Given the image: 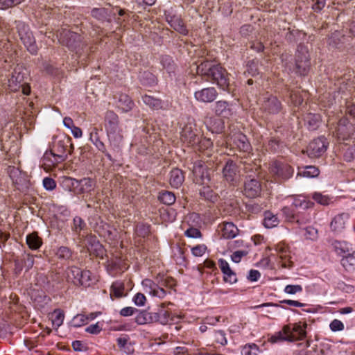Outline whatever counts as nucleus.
Listing matches in <instances>:
<instances>
[{
	"label": "nucleus",
	"instance_id": "774afa93",
	"mask_svg": "<svg viewBox=\"0 0 355 355\" xmlns=\"http://www.w3.org/2000/svg\"><path fill=\"white\" fill-rule=\"evenodd\" d=\"M85 331L90 334H96L101 331V327H100L98 323H96L87 327Z\"/></svg>",
	"mask_w": 355,
	"mask_h": 355
},
{
	"label": "nucleus",
	"instance_id": "09e8293b",
	"mask_svg": "<svg viewBox=\"0 0 355 355\" xmlns=\"http://www.w3.org/2000/svg\"><path fill=\"white\" fill-rule=\"evenodd\" d=\"M207 250V247L205 245H198L191 248V252L195 257L202 256Z\"/></svg>",
	"mask_w": 355,
	"mask_h": 355
},
{
	"label": "nucleus",
	"instance_id": "ddd939ff",
	"mask_svg": "<svg viewBox=\"0 0 355 355\" xmlns=\"http://www.w3.org/2000/svg\"><path fill=\"white\" fill-rule=\"evenodd\" d=\"M95 181L91 178H83L77 180V187L76 189L75 194H83L89 193L95 188Z\"/></svg>",
	"mask_w": 355,
	"mask_h": 355
},
{
	"label": "nucleus",
	"instance_id": "9b49d317",
	"mask_svg": "<svg viewBox=\"0 0 355 355\" xmlns=\"http://www.w3.org/2000/svg\"><path fill=\"white\" fill-rule=\"evenodd\" d=\"M276 251L278 252L281 259L280 264L282 267L290 268L293 266V262L290 260V252L288 248L285 244L279 243L276 246Z\"/></svg>",
	"mask_w": 355,
	"mask_h": 355
},
{
	"label": "nucleus",
	"instance_id": "6e6d98bb",
	"mask_svg": "<svg viewBox=\"0 0 355 355\" xmlns=\"http://www.w3.org/2000/svg\"><path fill=\"white\" fill-rule=\"evenodd\" d=\"M8 173L10 175V178L12 180V182L14 183H18V180H17V175L20 174V171H19L18 168L12 166H10L8 168Z\"/></svg>",
	"mask_w": 355,
	"mask_h": 355
},
{
	"label": "nucleus",
	"instance_id": "bf43d9fd",
	"mask_svg": "<svg viewBox=\"0 0 355 355\" xmlns=\"http://www.w3.org/2000/svg\"><path fill=\"white\" fill-rule=\"evenodd\" d=\"M185 235L191 238H198L200 237V232L196 228H189L185 231Z\"/></svg>",
	"mask_w": 355,
	"mask_h": 355
},
{
	"label": "nucleus",
	"instance_id": "c03bdc74",
	"mask_svg": "<svg viewBox=\"0 0 355 355\" xmlns=\"http://www.w3.org/2000/svg\"><path fill=\"white\" fill-rule=\"evenodd\" d=\"M71 323L73 327H81L87 323V315L84 314H78L73 317Z\"/></svg>",
	"mask_w": 355,
	"mask_h": 355
},
{
	"label": "nucleus",
	"instance_id": "3c124183",
	"mask_svg": "<svg viewBox=\"0 0 355 355\" xmlns=\"http://www.w3.org/2000/svg\"><path fill=\"white\" fill-rule=\"evenodd\" d=\"M302 291V288L300 285H287L285 288V293L288 294H295Z\"/></svg>",
	"mask_w": 355,
	"mask_h": 355
},
{
	"label": "nucleus",
	"instance_id": "c756f323",
	"mask_svg": "<svg viewBox=\"0 0 355 355\" xmlns=\"http://www.w3.org/2000/svg\"><path fill=\"white\" fill-rule=\"evenodd\" d=\"M111 297L113 296L116 297H121L125 296L124 294V284L121 282H115L111 286Z\"/></svg>",
	"mask_w": 355,
	"mask_h": 355
},
{
	"label": "nucleus",
	"instance_id": "ea45409f",
	"mask_svg": "<svg viewBox=\"0 0 355 355\" xmlns=\"http://www.w3.org/2000/svg\"><path fill=\"white\" fill-rule=\"evenodd\" d=\"M313 199L322 205H328L331 202V198L321 193H314L313 194Z\"/></svg>",
	"mask_w": 355,
	"mask_h": 355
},
{
	"label": "nucleus",
	"instance_id": "69168bd1",
	"mask_svg": "<svg viewBox=\"0 0 355 355\" xmlns=\"http://www.w3.org/2000/svg\"><path fill=\"white\" fill-rule=\"evenodd\" d=\"M149 232L148 226L139 225L136 227V233L141 236L144 237Z\"/></svg>",
	"mask_w": 355,
	"mask_h": 355
},
{
	"label": "nucleus",
	"instance_id": "0e129e2a",
	"mask_svg": "<svg viewBox=\"0 0 355 355\" xmlns=\"http://www.w3.org/2000/svg\"><path fill=\"white\" fill-rule=\"evenodd\" d=\"M261 277L259 271L257 270H250L248 276V279L251 282H257Z\"/></svg>",
	"mask_w": 355,
	"mask_h": 355
},
{
	"label": "nucleus",
	"instance_id": "7c9ffc66",
	"mask_svg": "<svg viewBox=\"0 0 355 355\" xmlns=\"http://www.w3.org/2000/svg\"><path fill=\"white\" fill-rule=\"evenodd\" d=\"M182 318L181 315H175L171 317L170 313L167 311H162L159 313V322L163 324H167L169 321L178 322Z\"/></svg>",
	"mask_w": 355,
	"mask_h": 355
},
{
	"label": "nucleus",
	"instance_id": "f3484780",
	"mask_svg": "<svg viewBox=\"0 0 355 355\" xmlns=\"http://www.w3.org/2000/svg\"><path fill=\"white\" fill-rule=\"evenodd\" d=\"M216 95L215 90H197L194 94L196 100L204 103L212 102L216 99Z\"/></svg>",
	"mask_w": 355,
	"mask_h": 355
},
{
	"label": "nucleus",
	"instance_id": "338daca9",
	"mask_svg": "<svg viewBox=\"0 0 355 355\" xmlns=\"http://www.w3.org/2000/svg\"><path fill=\"white\" fill-rule=\"evenodd\" d=\"M137 311V310L133 307H130V306L125 307L121 310L120 314L122 316H130V315H133L135 313V311Z\"/></svg>",
	"mask_w": 355,
	"mask_h": 355
},
{
	"label": "nucleus",
	"instance_id": "6ab92c4d",
	"mask_svg": "<svg viewBox=\"0 0 355 355\" xmlns=\"http://www.w3.org/2000/svg\"><path fill=\"white\" fill-rule=\"evenodd\" d=\"M193 175L195 176V180L196 183L201 184H207L209 181V178L207 172L200 165L194 166L193 167Z\"/></svg>",
	"mask_w": 355,
	"mask_h": 355
},
{
	"label": "nucleus",
	"instance_id": "f03ea898",
	"mask_svg": "<svg viewBox=\"0 0 355 355\" xmlns=\"http://www.w3.org/2000/svg\"><path fill=\"white\" fill-rule=\"evenodd\" d=\"M70 146L73 148L71 139L69 137H64L62 139L55 141L50 152H46L44 155V159H47L50 156L54 157V163H59L64 161L67 157V148Z\"/></svg>",
	"mask_w": 355,
	"mask_h": 355
},
{
	"label": "nucleus",
	"instance_id": "1a4fd4ad",
	"mask_svg": "<svg viewBox=\"0 0 355 355\" xmlns=\"http://www.w3.org/2000/svg\"><path fill=\"white\" fill-rule=\"evenodd\" d=\"M227 142L230 144L232 143L236 148L243 151H247L250 147L245 135L241 132H236L232 135L228 136Z\"/></svg>",
	"mask_w": 355,
	"mask_h": 355
},
{
	"label": "nucleus",
	"instance_id": "a211bd4d",
	"mask_svg": "<svg viewBox=\"0 0 355 355\" xmlns=\"http://www.w3.org/2000/svg\"><path fill=\"white\" fill-rule=\"evenodd\" d=\"M105 128L107 132L119 128L118 116L113 111L106 112Z\"/></svg>",
	"mask_w": 355,
	"mask_h": 355
},
{
	"label": "nucleus",
	"instance_id": "4d7b16f0",
	"mask_svg": "<svg viewBox=\"0 0 355 355\" xmlns=\"http://www.w3.org/2000/svg\"><path fill=\"white\" fill-rule=\"evenodd\" d=\"M224 281L231 284L236 283L237 282L236 274L232 270L230 272H227L224 275Z\"/></svg>",
	"mask_w": 355,
	"mask_h": 355
},
{
	"label": "nucleus",
	"instance_id": "f704fd0d",
	"mask_svg": "<svg viewBox=\"0 0 355 355\" xmlns=\"http://www.w3.org/2000/svg\"><path fill=\"white\" fill-rule=\"evenodd\" d=\"M92 273L89 270H81L79 280L78 281V285L83 286H89L92 284Z\"/></svg>",
	"mask_w": 355,
	"mask_h": 355
},
{
	"label": "nucleus",
	"instance_id": "b1692460",
	"mask_svg": "<svg viewBox=\"0 0 355 355\" xmlns=\"http://www.w3.org/2000/svg\"><path fill=\"white\" fill-rule=\"evenodd\" d=\"M110 144L114 148H119L123 141L120 128L107 132Z\"/></svg>",
	"mask_w": 355,
	"mask_h": 355
},
{
	"label": "nucleus",
	"instance_id": "7ed1b4c3",
	"mask_svg": "<svg viewBox=\"0 0 355 355\" xmlns=\"http://www.w3.org/2000/svg\"><path fill=\"white\" fill-rule=\"evenodd\" d=\"M296 72L301 76H306L311 69L310 55L307 48L300 46L295 55Z\"/></svg>",
	"mask_w": 355,
	"mask_h": 355
},
{
	"label": "nucleus",
	"instance_id": "dca6fc26",
	"mask_svg": "<svg viewBox=\"0 0 355 355\" xmlns=\"http://www.w3.org/2000/svg\"><path fill=\"white\" fill-rule=\"evenodd\" d=\"M205 123L207 129L213 133L221 132L224 128V122L218 118H207Z\"/></svg>",
	"mask_w": 355,
	"mask_h": 355
},
{
	"label": "nucleus",
	"instance_id": "c9c22d12",
	"mask_svg": "<svg viewBox=\"0 0 355 355\" xmlns=\"http://www.w3.org/2000/svg\"><path fill=\"white\" fill-rule=\"evenodd\" d=\"M86 224L81 218L76 216L73 218L71 229L76 233V234L80 236L81 231L84 230Z\"/></svg>",
	"mask_w": 355,
	"mask_h": 355
},
{
	"label": "nucleus",
	"instance_id": "cd10ccee",
	"mask_svg": "<svg viewBox=\"0 0 355 355\" xmlns=\"http://www.w3.org/2000/svg\"><path fill=\"white\" fill-rule=\"evenodd\" d=\"M279 223L277 216L270 211H266L264 214L263 225L267 228L277 226Z\"/></svg>",
	"mask_w": 355,
	"mask_h": 355
},
{
	"label": "nucleus",
	"instance_id": "20e7f679",
	"mask_svg": "<svg viewBox=\"0 0 355 355\" xmlns=\"http://www.w3.org/2000/svg\"><path fill=\"white\" fill-rule=\"evenodd\" d=\"M336 136L339 140L355 141V125L349 123L346 118L341 119L336 128Z\"/></svg>",
	"mask_w": 355,
	"mask_h": 355
},
{
	"label": "nucleus",
	"instance_id": "a19ab883",
	"mask_svg": "<svg viewBox=\"0 0 355 355\" xmlns=\"http://www.w3.org/2000/svg\"><path fill=\"white\" fill-rule=\"evenodd\" d=\"M51 320L53 326L59 327L63 323L64 314L59 310H55L51 315Z\"/></svg>",
	"mask_w": 355,
	"mask_h": 355
},
{
	"label": "nucleus",
	"instance_id": "de8ad7c7",
	"mask_svg": "<svg viewBox=\"0 0 355 355\" xmlns=\"http://www.w3.org/2000/svg\"><path fill=\"white\" fill-rule=\"evenodd\" d=\"M174 29L182 35H187L188 31L181 20L176 21L172 24Z\"/></svg>",
	"mask_w": 355,
	"mask_h": 355
},
{
	"label": "nucleus",
	"instance_id": "2f4dec72",
	"mask_svg": "<svg viewBox=\"0 0 355 355\" xmlns=\"http://www.w3.org/2000/svg\"><path fill=\"white\" fill-rule=\"evenodd\" d=\"M319 175V170L313 166H307L303 171L297 173V176H302L305 178H315Z\"/></svg>",
	"mask_w": 355,
	"mask_h": 355
},
{
	"label": "nucleus",
	"instance_id": "8fccbe9b",
	"mask_svg": "<svg viewBox=\"0 0 355 355\" xmlns=\"http://www.w3.org/2000/svg\"><path fill=\"white\" fill-rule=\"evenodd\" d=\"M305 236L307 239L315 240L318 237V230L313 227H309L306 229Z\"/></svg>",
	"mask_w": 355,
	"mask_h": 355
},
{
	"label": "nucleus",
	"instance_id": "864d4df0",
	"mask_svg": "<svg viewBox=\"0 0 355 355\" xmlns=\"http://www.w3.org/2000/svg\"><path fill=\"white\" fill-rule=\"evenodd\" d=\"M146 298V296L141 293H138L133 298V301L137 306H144L145 304Z\"/></svg>",
	"mask_w": 355,
	"mask_h": 355
},
{
	"label": "nucleus",
	"instance_id": "9d476101",
	"mask_svg": "<svg viewBox=\"0 0 355 355\" xmlns=\"http://www.w3.org/2000/svg\"><path fill=\"white\" fill-rule=\"evenodd\" d=\"M58 37L60 43L67 46H72L76 41L79 39L80 35L69 29L62 28L59 31Z\"/></svg>",
	"mask_w": 355,
	"mask_h": 355
},
{
	"label": "nucleus",
	"instance_id": "a878e982",
	"mask_svg": "<svg viewBox=\"0 0 355 355\" xmlns=\"http://www.w3.org/2000/svg\"><path fill=\"white\" fill-rule=\"evenodd\" d=\"M80 275V269L78 267L73 266L69 268L66 270V278L68 282L73 283L74 285H78Z\"/></svg>",
	"mask_w": 355,
	"mask_h": 355
},
{
	"label": "nucleus",
	"instance_id": "4468645a",
	"mask_svg": "<svg viewBox=\"0 0 355 355\" xmlns=\"http://www.w3.org/2000/svg\"><path fill=\"white\" fill-rule=\"evenodd\" d=\"M222 236L225 239L234 238L239 232V230L232 223L224 222L219 226Z\"/></svg>",
	"mask_w": 355,
	"mask_h": 355
},
{
	"label": "nucleus",
	"instance_id": "37998d69",
	"mask_svg": "<svg viewBox=\"0 0 355 355\" xmlns=\"http://www.w3.org/2000/svg\"><path fill=\"white\" fill-rule=\"evenodd\" d=\"M289 340H291L288 338V336L287 334H284V328L282 329V331L277 332L275 335L270 337L269 339V341L272 343H275L278 342L282 341H288Z\"/></svg>",
	"mask_w": 355,
	"mask_h": 355
},
{
	"label": "nucleus",
	"instance_id": "e433bc0d",
	"mask_svg": "<svg viewBox=\"0 0 355 355\" xmlns=\"http://www.w3.org/2000/svg\"><path fill=\"white\" fill-rule=\"evenodd\" d=\"M77 180H78L70 177H65L64 178L62 184L64 189L72 191L75 193L76 189L77 187Z\"/></svg>",
	"mask_w": 355,
	"mask_h": 355
},
{
	"label": "nucleus",
	"instance_id": "13d9d810",
	"mask_svg": "<svg viewBox=\"0 0 355 355\" xmlns=\"http://www.w3.org/2000/svg\"><path fill=\"white\" fill-rule=\"evenodd\" d=\"M247 254V252L244 250H238L234 252L232 255V260L235 263H239L243 257Z\"/></svg>",
	"mask_w": 355,
	"mask_h": 355
},
{
	"label": "nucleus",
	"instance_id": "39448f33",
	"mask_svg": "<svg viewBox=\"0 0 355 355\" xmlns=\"http://www.w3.org/2000/svg\"><path fill=\"white\" fill-rule=\"evenodd\" d=\"M307 324L303 322H299L292 324L286 325L284 327V333L287 334L289 342H294L296 340H301L306 336V329Z\"/></svg>",
	"mask_w": 355,
	"mask_h": 355
},
{
	"label": "nucleus",
	"instance_id": "58836bf2",
	"mask_svg": "<svg viewBox=\"0 0 355 355\" xmlns=\"http://www.w3.org/2000/svg\"><path fill=\"white\" fill-rule=\"evenodd\" d=\"M55 254L59 259H68L71 257V251L67 247L62 246L56 250Z\"/></svg>",
	"mask_w": 355,
	"mask_h": 355
},
{
	"label": "nucleus",
	"instance_id": "f257e3e1",
	"mask_svg": "<svg viewBox=\"0 0 355 355\" xmlns=\"http://www.w3.org/2000/svg\"><path fill=\"white\" fill-rule=\"evenodd\" d=\"M197 73L201 76L211 78V82L221 89H227L229 87L228 73L220 64L211 65L206 60L197 67Z\"/></svg>",
	"mask_w": 355,
	"mask_h": 355
},
{
	"label": "nucleus",
	"instance_id": "72a5a7b5",
	"mask_svg": "<svg viewBox=\"0 0 355 355\" xmlns=\"http://www.w3.org/2000/svg\"><path fill=\"white\" fill-rule=\"evenodd\" d=\"M341 263L346 270H351L355 266V252L348 253L341 259Z\"/></svg>",
	"mask_w": 355,
	"mask_h": 355
},
{
	"label": "nucleus",
	"instance_id": "393cba45",
	"mask_svg": "<svg viewBox=\"0 0 355 355\" xmlns=\"http://www.w3.org/2000/svg\"><path fill=\"white\" fill-rule=\"evenodd\" d=\"M133 105V102L128 95L123 94L119 95L117 106L123 112H128L132 110Z\"/></svg>",
	"mask_w": 355,
	"mask_h": 355
},
{
	"label": "nucleus",
	"instance_id": "bb28decb",
	"mask_svg": "<svg viewBox=\"0 0 355 355\" xmlns=\"http://www.w3.org/2000/svg\"><path fill=\"white\" fill-rule=\"evenodd\" d=\"M42 239L38 236L37 233L33 232L26 236V244L31 250H37L42 245Z\"/></svg>",
	"mask_w": 355,
	"mask_h": 355
},
{
	"label": "nucleus",
	"instance_id": "2eb2a0df",
	"mask_svg": "<svg viewBox=\"0 0 355 355\" xmlns=\"http://www.w3.org/2000/svg\"><path fill=\"white\" fill-rule=\"evenodd\" d=\"M182 138L184 141L193 145L198 142V138L193 130V126L191 123L186 125L181 132Z\"/></svg>",
	"mask_w": 355,
	"mask_h": 355
},
{
	"label": "nucleus",
	"instance_id": "423d86ee",
	"mask_svg": "<svg viewBox=\"0 0 355 355\" xmlns=\"http://www.w3.org/2000/svg\"><path fill=\"white\" fill-rule=\"evenodd\" d=\"M270 173L279 180H285L293 175V168L286 163L275 162L270 168Z\"/></svg>",
	"mask_w": 355,
	"mask_h": 355
},
{
	"label": "nucleus",
	"instance_id": "f8f14e48",
	"mask_svg": "<svg viewBox=\"0 0 355 355\" xmlns=\"http://www.w3.org/2000/svg\"><path fill=\"white\" fill-rule=\"evenodd\" d=\"M261 192V184L257 180L250 179L245 183L244 193L249 198H255Z\"/></svg>",
	"mask_w": 355,
	"mask_h": 355
},
{
	"label": "nucleus",
	"instance_id": "6e6552de",
	"mask_svg": "<svg viewBox=\"0 0 355 355\" xmlns=\"http://www.w3.org/2000/svg\"><path fill=\"white\" fill-rule=\"evenodd\" d=\"M142 286L144 291L152 296L163 298L166 295V291L149 279L143 280Z\"/></svg>",
	"mask_w": 355,
	"mask_h": 355
},
{
	"label": "nucleus",
	"instance_id": "5701e85b",
	"mask_svg": "<svg viewBox=\"0 0 355 355\" xmlns=\"http://www.w3.org/2000/svg\"><path fill=\"white\" fill-rule=\"evenodd\" d=\"M225 180L230 182H233L236 173V166L233 162H227L223 169Z\"/></svg>",
	"mask_w": 355,
	"mask_h": 355
},
{
	"label": "nucleus",
	"instance_id": "5fc2aeb1",
	"mask_svg": "<svg viewBox=\"0 0 355 355\" xmlns=\"http://www.w3.org/2000/svg\"><path fill=\"white\" fill-rule=\"evenodd\" d=\"M330 329L333 331H341L344 329V324L341 321L335 319L330 323Z\"/></svg>",
	"mask_w": 355,
	"mask_h": 355
},
{
	"label": "nucleus",
	"instance_id": "aec40b11",
	"mask_svg": "<svg viewBox=\"0 0 355 355\" xmlns=\"http://www.w3.org/2000/svg\"><path fill=\"white\" fill-rule=\"evenodd\" d=\"M348 219V214H341L335 216L331 223V227L334 231L340 232L345 228V223Z\"/></svg>",
	"mask_w": 355,
	"mask_h": 355
},
{
	"label": "nucleus",
	"instance_id": "49530a36",
	"mask_svg": "<svg viewBox=\"0 0 355 355\" xmlns=\"http://www.w3.org/2000/svg\"><path fill=\"white\" fill-rule=\"evenodd\" d=\"M147 315V311H144L139 312L135 318V322L139 325L148 324V320Z\"/></svg>",
	"mask_w": 355,
	"mask_h": 355
},
{
	"label": "nucleus",
	"instance_id": "c85d7f7f",
	"mask_svg": "<svg viewBox=\"0 0 355 355\" xmlns=\"http://www.w3.org/2000/svg\"><path fill=\"white\" fill-rule=\"evenodd\" d=\"M143 102L153 109H159L162 107L161 101L154 96L148 94H145L142 96Z\"/></svg>",
	"mask_w": 355,
	"mask_h": 355
},
{
	"label": "nucleus",
	"instance_id": "a18cd8bd",
	"mask_svg": "<svg viewBox=\"0 0 355 355\" xmlns=\"http://www.w3.org/2000/svg\"><path fill=\"white\" fill-rule=\"evenodd\" d=\"M259 348L257 345H246L242 349V354L244 355H257Z\"/></svg>",
	"mask_w": 355,
	"mask_h": 355
},
{
	"label": "nucleus",
	"instance_id": "473e14b6",
	"mask_svg": "<svg viewBox=\"0 0 355 355\" xmlns=\"http://www.w3.org/2000/svg\"><path fill=\"white\" fill-rule=\"evenodd\" d=\"M159 200L165 205H171L175 202V196L171 191H164L159 193Z\"/></svg>",
	"mask_w": 355,
	"mask_h": 355
},
{
	"label": "nucleus",
	"instance_id": "79ce46f5",
	"mask_svg": "<svg viewBox=\"0 0 355 355\" xmlns=\"http://www.w3.org/2000/svg\"><path fill=\"white\" fill-rule=\"evenodd\" d=\"M92 15L98 20L104 21L107 19L108 15L105 8H94L92 10Z\"/></svg>",
	"mask_w": 355,
	"mask_h": 355
},
{
	"label": "nucleus",
	"instance_id": "e2e57ef3",
	"mask_svg": "<svg viewBox=\"0 0 355 355\" xmlns=\"http://www.w3.org/2000/svg\"><path fill=\"white\" fill-rule=\"evenodd\" d=\"M161 62L164 68L169 69L172 66L173 60L171 56L164 55L162 57Z\"/></svg>",
	"mask_w": 355,
	"mask_h": 355
},
{
	"label": "nucleus",
	"instance_id": "052dcab7",
	"mask_svg": "<svg viewBox=\"0 0 355 355\" xmlns=\"http://www.w3.org/2000/svg\"><path fill=\"white\" fill-rule=\"evenodd\" d=\"M268 148L273 152L277 151L279 148V141L275 138L270 139L268 144Z\"/></svg>",
	"mask_w": 355,
	"mask_h": 355
},
{
	"label": "nucleus",
	"instance_id": "603ef678",
	"mask_svg": "<svg viewBox=\"0 0 355 355\" xmlns=\"http://www.w3.org/2000/svg\"><path fill=\"white\" fill-rule=\"evenodd\" d=\"M43 186L46 189L51 191L55 188L56 183L53 179L51 178H45L43 180Z\"/></svg>",
	"mask_w": 355,
	"mask_h": 355
},
{
	"label": "nucleus",
	"instance_id": "680f3d73",
	"mask_svg": "<svg viewBox=\"0 0 355 355\" xmlns=\"http://www.w3.org/2000/svg\"><path fill=\"white\" fill-rule=\"evenodd\" d=\"M282 213L285 216L286 219L288 221L293 222L295 218L293 211L288 207H284L282 209Z\"/></svg>",
	"mask_w": 355,
	"mask_h": 355
},
{
	"label": "nucleus",
	"instance_id": "412c9836",
	"mask_svg": "<svg viewBox=\"0 0 355 355\" xmlns=\"http://www.w3.org/2000/svg\"><path fill=\"white\" fill-rule=\"evenodd\" d=\"M184 177L181 170L174 168L170 173V184L173 187L178 188L184 182Z\"/></svg>",
	"mask_w": 355,
	"mask_h": 355
},
{
	"label": "nucleus",
	"instance_id": "0eeeda50",
	"mask_svg": "<svg viewBox=\"0 0 355 355\" xmlns=\"http://www.w3.org/2000/svg\"><path fill=\"white\" fill-rule=\"evenodd\" d=\"M328 142L324 137L313 139L308 146L307 152L310 157H320L327 150Z\"/></svg>",
	"mask_w": 355,
	"mask_h": 355
},
{
	"label": "nucleus",
	"instance_id": "4c0bfd02",
	"mask_svg": "<svg viewBox=\"0 0 355 355\" xmlns=\"http://www.w3.org/2000/svg\"><path fill=\"white\" fill-rule=\"evenodd\" d=\"M334 248L338 254H348L350 253L351 249L349 245L346 242L335 241L334 243Z\"/></svg>",
	"mask_w": 355,
	"mask_h": 355
},
{
	"label": "nucleus",
	"instance_id": "4be33fe9",
	"mask_svg": "<svg viewBox=\"0 0 355 355\" xmlns=\"http://www.w3.org/2000/svg\"><path fill=\"white\" fill-rule=\"evenodd\" d=\"M217 116L224 119H228L232 115V112L225 101H218L215 107Z\"/></svg>",
	"mask_w": 355,
	"mask_h": 355
}]
</instances>
